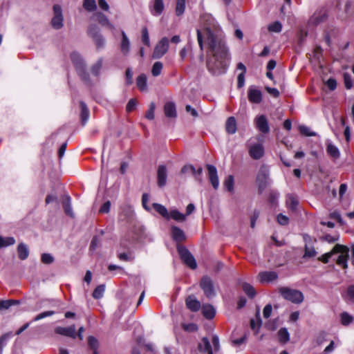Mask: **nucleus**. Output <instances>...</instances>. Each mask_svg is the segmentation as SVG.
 Wrapping results in <instances>:
<instances>
[{
	"label": "nucleus",
	"instance_id": "nucleus-1",
	"mask_svg": "<svg viewBox=\"0 0 354 354\" xmlns=\"http://www.w3.org/2000/svg\"><path fill=\"white\" fill-rule=\"evenodd\" d=\"M203 21L206 23L202 30H197V39L200 48L207 46L208 71L214 75L226 72L230 60L228 48L226 46L222 30L211 16H205Z\"/></svg>",
	"mask_w": 354,
	"mask_h": 354
},
{
	"label": "nucleus",
	"instance_id": "nucleus-2",
	"mask_svg": "<svg viewBox=\"0 0 354 354\" xmlns=\"http://www.w3.org/2000/svg\"><path fill=\"white\" fill-rule=\"evenodd\" d=\"M348 251L349 250L346 246L337 244L330 252L323 254L319 259L323 263H326L330 258L333 257L335 254H338L336 259L337 264L346 268L347 267Z\"/></svg>",
	"mask_w": 354,
	"mask_h": 354
},
{
	"label": "nucleus",
	"instance_id": "nucleus-3",
	"mask_svg": "<svg viewBox=\"0 0 354 354\" xmlns=\"http://www.w3.org/2000/svg\"><path fill=\"white\" fill-rule=\"evenodd\" d=\"M71 60L74 64L78 75L86 84H91L88 73L86 71V66L80 55L77 53L71 54Z\"/></svg>",
	"mask_w": 354,
	"mask_h": 354
},
{
	"label": "nucleus",
	"instance_id": "nucleus-4",
	"mask_svg": "<svg viewBox=\"0 0 354 354\" xmlns=\"http://www.w3.org/2000/svg\"><path fill=\"white\" fill-rule=\"evenodd\" d=\"M279 292L285 299L293 303L299 304L304 300V295L299 290L288 288H281L279 289Z\"/></svg>",
	"mask_w": 354,
	"mask_h": 354
},
{
	"label": "nucleus",
	"instance_id": "nucleus-5",
	"mask_svg": "<svg viewBox=\"0 0 354 354\" xmlns=\"http://www.w3.org/2000/svg\"><path fill=\"white\" fill-rule=\"evenodd\" d=\"M88 35L92 38L97 50L103 48L105 46V39L100 32V28L96 26L91 24L88 28Z\"/></svg>",
	"mask_w": 354,
	"mask_h": 354
},
{
	"label": "nucleus",
	"instance_id": "nucleus-6",
	"mask_svg": "<svg viewBox=\"0 0 354 354\" xmlns=\"http://www.w3.org/2000/svg\"><path fill=\"white\" fill-rule=\"evenodd\" d=\"M178 251L181 259L188 267L192 269L196 268L197 263L196 260L186 248L183 246H179L178 247Z\"/></svg>",
	"mask_w": 354,
	"mask_h": 354
},
{
	"label": "nucleus",
	"instance_id": "nucleus-7",
	"mask_svg": "<svg viewBox=\"0 0 354 354\" xmlns=\"http://www.w3.org/2000/svg\"><path fill=\"white\" fill-rule=\"evenodd\" d=\"M53 17L51 20V26L55 30L61 29L64 26V16L60 6L55 5L53 6Z\"/></svg>",
	"mask_w": 354,
	"mask_h": 354
},
{
	"label": "nucleus",
	"instance_id": "nucleus-8",
	"mask_svg": "<svg viewBox=\"0 0 354 354\" xmlns=\"http://www.w3.org/2000/svg\"><path fill=\"white\" fill-rule=\"evenodd\" d=\"M168 48L169 39L167 37L162 38L153 50V57L155 59L162 57L167 52Z\"/></svg>",
	"mask_w": 354,
	"mask_h": 354
},
{
	"label": "nucleus",
	"instance_id": "nucleus-9",
	"mask_svg": "<svg viewBox=\"0 0 354 354\" xmlns=\"http://www.w3.org/2000/svg\"><path fill=\"white\" fill-rule=\"evenodd\" d=\"M248 153L254 160H259L264 155V147L262 143L250 145L248 148Z\"/></svg>",
	"mask_w": 354,
	"mask_h": 354
},
{
	"label": "nucleus",
	"instance_id": "nucleus-10",
	"mask_svg": "<svg viewBox=\"0 0 354 354\" xmlns=\"http://www.w3.org/2000/svg\"><path fill=\"white\" fill-rule=\"evenodd\" d=\"M200 286L206 297L211 298L215 295L212 282L208 277H203L201 279Z\"/></svg>",
	"mask_w": 354,
	"mask_h": 354
},
{
	"label": "nucleus",
	"instance_id": "nucleus-11",
	"mask_svg": "<svg viewBox=\"0 0 354 354\" xmlns=\"http://www.w3.org/2000/svg\"><path fill=\"white\" fill-rule=\"evenodd\" d=\"M256 128L262 133H268L270 131V127L268 120L264 115H257L254 120Z\"/></svg>",
	"mask_w": 354,
	"mask_h": 354
},
{
	"label": "nucleus",
	"instance_id": "nucleus-12",
	"mask_svg": "<svg viewBox=\"0 0 354 354\" xmlns=\"http://www.w3.org/2000/svg\"><path fill=\"white\" fill-rule=\"evenodd\" d=\"M206 167L208 172L207 174L209 180L214 189H217L219 187V180L217 174V169L214 165H207Z\"/></svg>",
	"mask_w": 354,
	"mask_h": 354
},
{
	"label": "nucleus",
	"instance_id": "nucleus-13",
	"mask_svg": "<svg viewBox=\"0 0 354 354\" xmlns=\"http://www.w3.org/2000/svg\"><path fill=\"white\" fill-rule=\"evenodd\" d=\"M269 173L270 171L268 166L263 165L260 167L257 178L259 183V189H263L266 187Z\"/></svg>",
	"mask_w": 354,
	"mask_h": 354
},
{
	"label": "nucleus",
	"instance_id": "nucleus-14",
	"mask_svg": "<svg viewBox=\"0 0 354 354\" xmlns=\"http://www.w3.org/2000/svg\"><path fill=\"white\" fill-rule=\"evenodd\" d=\"M328 17L326 11L320 10L316 11L309 19V24L313 26H317L319 24L324 22Z\"/></svg>",
	"mask_w": 354,
	"mask_h": 354
},
{
	"label": "nucleus",
	"instance_id": "nucleus-15",
	"mask_svg": "<svg viewBox=\"0 0 354 354\" xmlns=\"http://www.w3.org/2000/svg\"><path fill=\"white\" fill-rule=\"evenodd\" d=\"M55 332L57 334L69 337L73 339L76 337V328L75 325H72L68 327L58 326L55 329Z\"/></svg>",
	"mask_w": 354,
	"mask_h": 354
},
{
	"label": "nucleus",
	"instance_id": "nucleus-16",
	"mask_svg": "<svg viewBox=\"0 0 354 354\" xmlns=\"http://www.w3.org/2000/svg\"><path fill=\"white\" fill-rule=\"evenodd\" d=\"M258 277L261 283H270L277 280L278 274L274 271H264L259 272Z\"/></svg>",
	"mask_w": 354,
	"mask_h": 354
},
{
	"label": "nucleus",
	"instance_id": "nucleus-17",
	"mask_svg": "<svg viewBox=\"0 0 354 354\" xmlns=\"http://www.w3.org/2000/svg\"><path fill=\"white\" fill-rule=\"evenodd\" d=\"M158 185L164 187L167 183V169L164 165H160L157 171Z\"/></svg>",
	"mask_w": 354,
	"mask_h": 354
},
{
	"label": "nucleus",
	"instance_id": "nucleus-18",
	"mask_svg": "<svg viewBox=\"0 0 354 354\" xmlns=\"http://www.w3.org/2000/svg\"><path fill=\"white\" fill-rule=\"evenodd\" d=\"M121 35L120 50L124 55H127L130 51V41L124 31L122 30Z\"/></svg>",
	"mask_w": 354,
	"mask_h": 354
},
{
	"label": "nucleus",
	"instance_id": "nucleus-19",
	"mask_svg": "<svg viewBox=\"0 0 354 354\" xmlns=\"http://www.w3.org/2000/svg\"><path fill=\"white\" fill-rule=\"evenodd\" d=\"M248 99L252 103H260L262 100L261 92L258 89L250 88L248 90Z\"/></svg>",
	"mask_w": 354,
	"mask_h": 354
},
{
	"label": "nucleus",
	"instance_id": "nucleus-20",
	"mask_svg": "<svg viewBox=\"0 0 354 354\" xmlns=\"http://www.w3.org/2000/svg\"><path fill=\"white\" fill-rule=\"evenodd\" d=\"M186 306L192 311H198L201 308V303L195 298L194 295H189L186 299Z\"/></svg>",
	"mask_w": 354,
	"mask_h": 354
},
{
	"label": "nucleus",
	"instance_id": "nucleus-21",
	"mask_svg": "<svg viewBox=\"0 0 354 354\" xmlns=\"http://www.w3.org/2000/svg\"><path fill=\"white\" fill-rule=\"evenodd\" d=\"M225 130L229 134H234L236 132L237 124L234 117L231 116L227 118L225 122Z\"/></svg>",
	"mask_w": 354,
	"mask_h": 354
},
{
	"label": "nucleus",
	"instance_id": "nucleus-22",
	"mask_svg": "<svg viewBox=\"0 0 354 354\" xmlns=\"http://www.w3.org/2000/svg\"><path fill=\"white\" fill-rule=\"evenodd\" d=\"M93 17L96 19L102 26H108L110 29H114V26L109 21L108 18L102 12H97L94 14Z\"/></svg>",
	"mask_w": 354,
	"mask_h": 354
},
{
	"label": "nucleus",
	"instance_id": "nucleus-23",
	"mask_svg": "<svg viewBox=\"0 0 354 354\" xmlns=\"http://www.w3.org/2000/svg\"><path fill=\"white\" fill-rule=\"evenodd\" d=\"M80 109H81V112H80L81 121H82V124L83 125H84L88 120L90 112H89V110H88L86 104L84 102L81 101L80 102Z\"/></svg>",
	"mask_w": 354,
	"mask_h": 354
},
{
	"label": "nucleus",
	"instance_id": "nucleus-24",
	"mask_svg": "<svg viewBox=\"0 0 354 354\" xmlns=\"http://www.w3.org/2000/svg\"><path fill=\"white\" fill-rule=\"evenodd\" d=\"M171 235L174 240L176 242H181L185 240L186 238L184 232L176 226L171 227Z\"/></svg>",
	"mask_w": 354,
	"mask_h": 354
},
{
	"label": "nucleus",
	"instance_id": "nucleus-25",
	"mask_svg": "<svg viewBox=\"0 0 354 354\" xmlns=\"http://www.w3.org/2000/svg\"><path fill=\"white\" fill-rule=\"evenodd\" d=\"M326 151L328 154L333 159H337L340 156L339 149L335 145L329 142L326 145Z\"/></svg>",
	"mask_w": 354,
	"mask_h": 354
},
{
	"label": "nucleus",
	"instance_id": "nucleus-26",
	"mask_svg": "<svg viewBox=\"0 0 354 354\" xmlns=\"http://www.w3.org/2000/svg\"><path fill=\"white\" fill-rule=\"evenodd\" d=\"M165 115L168 118H176V111L175 104L173 102H167L164 106Z\"/></svg>",
	"mask_w": 354,
	"mask_h": 354
},
{
	"label": "nucleus",
	"instance_id": "nucleus-27",
	"mask_svg": "<svg viewBox=\"0 0 354 354\" xmlns=\"http://www.w3.org/2000/svg\"><path fill=\"white\" fill-rule=\"evenodd\" d=\"M17 254L21 260L26 259L29 255L28 246L23 243H19L17 246Z\"/></svg>",
	"mask_w": 354,
	"mask_h": 354
},
{
	"label": "nucleus",
	"instance_id": "nucleus-28",
	"mask_svg": "<svg viewBox=\"0 0 354 354\" xmlns=\"http://www.w3.org/2000/svg\"><path fill=\"white\" fill-rule=\"evenodd\" d=\"M153 209L165 218H169V214L167 209L162 205L159 203H153Z\"/></svg>",
	"mask_w": 354,
	"mask_h": 354
},
{
	"label": "nucleus",
	"instance_id": "nucleus-29",
	"mask_svg": "<svg viewBox=\"0 0 354 354\" xmlns=\"http://www.w3.org/2000/svg\"><path fill=\"white\" fill-rule=\"evenodd\" d=\"M136 84L141 91H147V77L145 74H141L137 77Z\"/></svg>",
	"mask_w": 354,
	"mask_h": 354
},
{
	"label": "nucleus",
	"instance_id": "nucleus-30",
	"mask_svg": "<svg viewBox=\"0 0 354 354\" xmlns=\"http://www.w3.org/2000/svg\"><path fill=\"white\" fill-rule=\"evenodd\" d=\"M164 10V3L162 0H154L153 9L151 10L153 15H160Z\"/></svg>",
	"mask_w": 354,
	"mask_h": 354
},
{
	"label": "nucleus",
	"instance_id": "nucleus-31",
	"mask_svg": "<svg viewBox=\"0 0 354 354\" xmlns=\"http://www.w3.org/2000/svg\"><path fill=\"white\" fill-rule=\"evenodd\" d=\"M202 311L204 317L207 319H212L215 315V310L211 305H203Z\"/></svg>",
	"mask_w": 354,
	"mask_h": 354
},
{
	"label": "nucleus",
	"instance_id": "nucleus-32",
	"mask_svg": "<svg viewBox=\"0 0 354 354\" xmlns=\"http://www.w3.org/2000/svg\"><path fill=\"white\" fill-rule=\"evenodd\" d=\"M279 341L282 344H286L290 339L289 333L286 328H281L278 331Z\"/></svg>",
	"mask_w": 354,
	"mask_h": 354
},
{
	"label": "nucleus",
	"instance_id": "nucleus-33",
	"mask_svg": "<svg viewBox=\"0 0 354 354\" xmlns=\"http://www.w3.org/2000/svg\"><path fill=\"white\" fill-rule=\"evenodd\" d=\"M103 59L102 58H100L97 60V62L91 66V72L95 76H98L100 75V71L102 68Z\"/></svg>",
	"mask_w": 354,
	"mask_h": 354
},
{
	"label": "nucleus",
	"instance_id": "nucleus-34",
	"mask_svg": "<svg viewBox=\"0 0 354 354\" xmlns=\"http://www.w3.org/2000/svg\"><path fill=\"white\" fill-rule=\"evenodd\" d=\"M286 203L290 209L295 210L299 204V201L296 196L289 194L287 196Z\"/></svg>",
	"mask_w": 354,
	"mask_h": 354
},
{
	"label": "nucleus",
	"instance_id": "nucleus-35",
	"mask_svg": "<svg viewBox=\"0 0 354 354\" xmlns=\"http://www.w3.org/2000/svg\"><path fill=\"white\" fill-rule=\"evenodd\" d=\"M63 207L65 213L73 217V212L72 210L71 205V198L69 196H67L63 201Z\"/></svg>",
	"mask_w": 354,
	"mask_h": 354
},
{
	"label": "nucleus",
	"instance_id": "nucleus-36",
	"mask_svg": "<svg viewBox=\"0 0 354 354\" xmlns=\"http://www.w3.org/2000/svg\"><path fill=\"white\" fill-rule=\"evenodd\" d=\"M169 214V218L177 221H184L186 219V215L180 213L176 209L171 210Z\"/></svg>",
	"mask_w": 354,
	"mask_h": 354
},
{
	"label": "nucleus",
	"instance_id": "nucleus-37",
	"mask_svg": "<svg viewBox=\"0 0 354 354\" xmlns=\"http://www.w3.org/2000/svg\"><path fill=\"white\" fill-rule=\"evenodd\" d=\"M84 8L88 11L93 12L96 10L97 6L95 0H84L83 2Z\"/></svg>",
	"mask_w": 354,
	"mask_h": 354
},
{
	"label": "nucleus",
	"instance_id": "nucleus-38",
	"mask_svg": "<svg viewBox=\"0 0 354 354\" xmlns=\"http://www.w3.org/2000/svg\"><path fill=\"white\" fill-rule=\"evenodd\" d=\"M105 290L104 285H100L95 288V289L93 292V297L95 299H100L103 297L104 292Z\"/></svg>",
	"mask_w": 354,
	"mask_h": 354
},
{
	"label": "nucleus",
	"instance_id": "nucleus-39",
	"mask_svg": "<svg viewBox=\"0 0 354 354\" xmlns=\"http://www.w3.org/2000/svg\"><path fill=\"white\" fill-rule=\"evenodd\" d=\"M242 287L245 293L248 295L250 297L252 298L255 296L256 291L250 284L244 283Z\"/></svg>",
	"mask_w": 354,
	"mask_h": 354
},
{
	"label": "nucleus",
	"instance_id": "nucleus-40",
	"mask_svg": "<svg viewBox=\"0 0 354 354\" xmlns=\"http://www.w3.org/2000/svg\"><path fill=\"white\" fill-rule=\"evenodd\" d=\"M15 243V239L13 237L3 238L0 236V248L12 245Z\"/></svg>",
	"mask_w": 354,
	"mask_h": 354
},
{
	"label": "nucleus",
	"instance_id": "nucleus-41",
	"mask_svg": "<svg viewBox=\"0 0 354 354\" xmlns=\"http://www.w3.org/2000/svg\"><path fill=\"white\" fill-rule=\"evenodd\" d=\"M199 348L204 352L212 351V346L207 337H203L202 339V344L199 345Z\"/></svg>",
	"mask_w": 354,
	"mask_h": 354
},
{
	"label": "nucleus",
	"instance_id": "nucleus-42",
	"mask_svg": "<svg viewBox=\"0 0 354 354\" xmlns=\"http://www.w3.org/2000/svg\"><path fill=\"white\" fill-rule=\"evenodd\" d=\"M163 65L160 62H156L153 64L151 73L154 77L158 76L161 73V71L162 69Z\"/></svg>",
	"mask_w": 354,
	"mask_h": 354
},
{
	"label": "nucleus",
	"instance_id": "nucleus-43",
	"mask_svg": "<svg viewBox=\"0 0 354 354\" xmlns=\"http://www.w3.org/2000/svg\"><path fill=\"white\" fill-rule=\"evenodd\" d=\"M224 187L229 192L234 190V177L232 175L228 176L225 180Z\"/></svg>",
	"mask_w": 354,
	"mask_h": 354
},
{
	"label": "nucleus",
	"instance_id": "nucleus-44",
	"mask_svg": "<svg viewBox=\"0 0 354 354\" xmlns=\"http://www.w3.org/2000/svg\"><path fill=\"white\" fill-rule=\"evenodd\" d=\"M317 252L313 246H308L307 244L305 245V252L304 258H311L315 257Z\"/></svg>",
	"mask_w": 354,
	"mask_h": 354
},
{
	"label": "nucleus",
	"instance_id": "nucleus-45",
	"mask_svg": "<svg viewBox=\"0 0 354 354\" xmlns=\"http://www.w3.org/2000/svg\"><path fill=\"white\" fill-rule=\"evenodd\" d=\"M185 9V0H177L176 13L178 16L183 14Z\"/></svg>",
	"mask_w": 354,
	"mask_h": 354
},
{
	"label": "nucleus",
	"instance_id": "nucleus-46",
	"mask_svg": "<svg viewBox=\"0 0 354 354\" xmlns=\"http://www.w3.org/2000/svg\"><path fill=\"white\" fill-rule=\"evenodd\" d=\"M88 344L89 347L93 351V352L97 351V348L99 347V342L95 337H94L93 336H89L88 337Z\"/></svg>",
	"mask_w": 354,
	"mask_h": 354
},
{
	"label": "nucleus",
	"instance_id": "nucleus-47",
	"mask_svg": "<svg viewBox=\"0 0 354 354\" xmlns=\"http://www.w3.org/2000/svg\"><path fill=\"white\" fill-rule=\"evenodd\" d=\"M17 300H4L0 301V310L4 309H8L12 305L18 304Z\"/></svg>",
	"mask_w": 354,
	"mask_h": 354
},
{
	"label": "nucleus",
	"instance_id": "nucleus-48",
	"mask_svg": "<svg viewBox=\"0 0 354 354\" xmlns=\"http://www.w3.org/2000/svg\"><path fill=\"white\" fill-rule=\"evenodd\" d=\"M353 320V318L348 313L344 312L341 314V322L344 326H347L351 324Z\"/></svg>",
	"mask_w": 354,
	"mask_h": 354
},
{
	"label": "nucleus",
	"instance_id": "nucleus-49",
	"mask_svg": "<svg viewBox=\"0 0 354 354\" xmlns=\"http://www.w3.org/2000/svg\"><path fill=\"white\" fill-rule=\"evenodd\" d=\"M142 41L147 46H150L149 32L146 27H144L142 29Z\"/></svg>",
	"mask_w": 354,
	"mask_h": 354
},
{
	"label": "nucleus",
	"instance_id": "nucleus-50",
	"mask_svg": "<svg viewBox=\"0 0 354 354\" xmlns=\"http://www.w3.org/2000/svg\"><path fill=\"white\" fill-rule=\"evenodd\" d=\"M282 26L279 21H275L268 26V30L270 32H279L281 31Z\"/></svg>",
	"mask_w": 354,
	"mask_h": 354
},
{
	"label": "nucleus",
	"instance_id": "nucleus-51",
	"mask_svg": "<svg viewBox=\"0 0 354 354\" xmlns=\"http://www.w3.org/2000/svg\"><path fill=\"white\" fill-rule=\"evenodd\" d=\"M299 131L301 134L306 136H315L316 133L310 130V129L304 125H301L299 127Z\"/></svg>",
	"mask_w": 354,
	"mask_h": 354
},
{
	"label": "nucleus",
	"instance_id": "nucleus-52",
	"mask_svg": "<svg viewBox=\"0 0 354 354\" xmlns=\"http://www.w3.org/2000/svg\"><path fill=\"white\" fill-rule=\"evenodd\" d=\"M344 82L345 87L347 89H351L353 87L352 78H351V76L348 73H344Z\"/></svg>",
	"mask_w": 354,
	"mask_h": 354
},
{
	"label": "nucleus",
	"instance_id": "nucleus-53",
	"mask_svg": "<svg viewBox=\"0 0 354 354\" xmlns=\"http://www.w3.org/2000/svg\"><path fill=\"white\" fill-rule=\"evenodd\" d=\"M42 263L45 264H50L54 261L53 257L48 253H44L41 255V257Z\"/></svg>",
	"mask_w": 354,
	"mask_h": 354
},
{
	"label": "nucleus",
	"instance_id": "nucleus-54",
	"mask_svg": "<svg viewBox=\"0 0 354 354\" xmlns=\"http://www.w3.org/2000/svg\"><path fill=\"white\" fill-rule=\"evenodd\" d=\"M55 314V312L54 311H52V310H50V311H46V312H43L41 313H39V315H37L34 319H33V321L35 322H37V321H39L40 319H42L45 317H49V316H51Z\"/></svg>",
	"mask_w": 354,
	"mask_h": 354
},
{
	"label": "nucleus",
	"instance_id": "nucleus-55",
	"mask_svg": "<svg viewBox=\"0 0 354 354\" xmlns=\"http://www.w3.org/2000/svg\"><path fill=\"white\" fill-rule=\"evenodd\" d=\"M154 110H155V104L154 103H151L149 109L146 113L145 117L149 120H153L154 118Z\"/></svg>",
	"mask_w": 354,
	"mask_h": 354
},
{
	"label": "nucleus",
	"instance_id": "nucleus-56",
	"mask_svg": "<svg viewBox=\"0 0 354 354\" xmlns=\"http://www.w3.org/2000/svg\"><path fill=\"white\" fill-rule=\"evenodd\" d=\"M329 217L330 218L337 221L341 225H344V222L340 214L338 212H333L330 214Z\"/></svg>",
	"mask_w": 354,
	"mask_h": 354
},
{
	"label": "nucleus",
	"instance_id": "nucleus-57",
	"mask_svg": "<svg viewBox=\"0 0 354 354\" xmlns=\"http://www.w3.org/2000/svg\"><path fill=\"white\" fill-rule=\"evenodd\" d=\"M137 105V102L134 99H131L126 106V110L127 112L133 111Z\"/></svg>",
	"mask_w": 354,
	"mask_h": 354
},
{
	"label": "nucleus",
	"instance_id": "nucleus-58",
	"mask_svg": "<svg viewBox=\"0 0 354 354\" xmlns=\"http://www.w3.org/2000/svg\"><path fill=\"white\" fill-rule=\"evenodd\" d=\"M326 86L330 91H333L337 87V82L334 78L328 79L326 82Z\"/></svg>",
	"mask_w": 354,
	"mask_h": 354
},
{
	"label": "nucleus",
	"instance_id": "nucleus-59",
	"mask_svg": "<svg viewBox=\"0 0 354 354\" xmlns=\"http://www.w3.org/2000/svg\"><path fill=\"white\" fill-rule=\"evenodd\" d=\"M272 307L271 304H267L263 310V315L265 318H268L271 315Z\"/></svg>",
	"mask_w": 354,
	"mask_h": 354
},
{
	"label": "nucleus",
	"instance_id": "nucleus-60",
	"mask_svg": "<svg viewBox=\"0 0 354 354\" xmlns=\"http://www.w3.org/2000/svg\"><path fill=\"white\" fill-rule=\"evenodd\" d=\"M183 328L185 330L189 331V332H194L197 330L198 327L194 324H183Z\"/></svg>",
	"mask_w": 354,
	"mask_h": 354
},
{
	"label": "nucleus",
	"instance_id": "nucleus-61",
	"mask_svg": "<svg viewBox=\"0 0 354 354\" xmlns=\"http://www.w3.org/2000/svg\"><path fill=\"white\" fill-rule=\"evenodd\" d=\"M261 320L260 317L257 318V322L254 319H251V321H250V326L252 330H255V329L258 330L259 328V327L261 326Z\"/></svg>",
	"mask_w": 354,
	"mask_h": 354
},
{
	"label": "nucleus",
	"instance_id": "nucleus-62",
	"mask_svg": "<svg viewBox=\"0 0 354 354\" xmlns=\"http://www.w3.org/2000/svg\"><path fill=\"white\" fill-rule=\"evenodd\" d=\"M277 221L279 224L286 225L288 223V218L281 214L277 216Z\"/></svg>",
	"mask_w": 354,
	"mask_h": 354
},
{
	"label": "nucleus",
	"instance_id": "nucleus-63",
	"mask_svg": "<svg viewBox=\"0 0 354 354\" xmlns=\"http://www.w3.org/2000/svg\"><path fill=\"white\" fill-rule=\"evenodd\" d=\"M189 171L192 172V174H195L196 169L194 168V166L189 165H185L181 169V173H183V174H185Z\"/></svg>",
	"mask_w": 354,
	"mask_h": 354
},
{
	"label": "nucleus",
	"instance_id": "nucleus-64",
	"mask_svg": "<svg viewBox=\"0 0 354 354\" xmlns=\"http://www.w3.org/2000/svg\"><path fill=\"white\" fill-rule=\"evenodd\" d=\"M347 295L349 297V299L354 302V286H351L348 288Z\"/></svg>",
	"mask_w": 354,
	"mask_h": 354
}]
</instances>
